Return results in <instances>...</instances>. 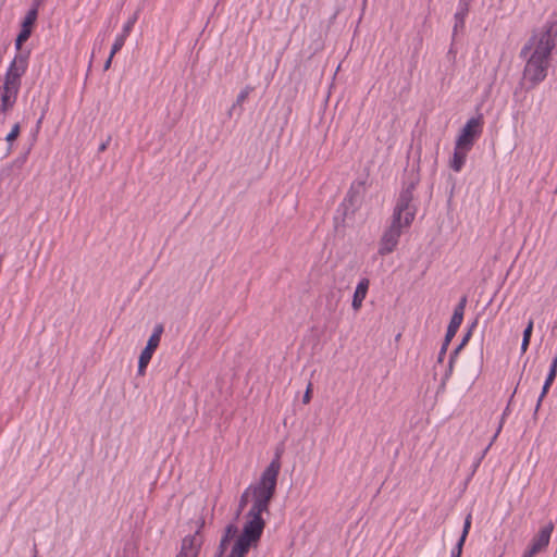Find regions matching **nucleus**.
Masks as SVG:
<instances>
[{"label": "nucleus", "instance_id": "9", "mask_svg": "<svg viewBox=\"0 0 557 557\" xmlns=\"http://www.w3.org/2000/svg\"><path fill=\"white\" fill-rule=\"evenodd\" d=\"M401 234V232L388 226L380 238L377 253L380 256L392 253L397 248Z\"/></svg>", "mask_w": 557, "mask_h": 557}, {"label": "nucleus", "instance_id": "25", "mask_svg": "<svg viewBox=\"0 0 557 557\" xmlns=\"http://www.w3.org/2000/svg\"><path fill=\"white\" fill-rule=\"evenodd\" d=\"M112 59L113 58H111V54H110L108 60L104 63V70H108L111 66Z\"/></svg>", "mask_w": 557, "mask_h": 557}, {"label": "nucleus", "instance_id": "4", "mask_svg": "<svg viewBox=\"0 0 557 557\" xmlns=\"http://www.w3.org/2000/svg\"><path fill=\"white\" fill-rule=\"evenodd\" d=\"M411 201L412 196L410 193L407 191L400 196L394 209L389 227L403 233L405 228L411 225L416 216V209Z\"/></svg>", "mask_w": 557, "mask_h": 557}, {"label": "nucleus", "instance_id": "21", "mask_svg": "<svg viewBox=\"0 0 557 557\" xmlns=\"http://www.w3.org/2000/svg\"><path fill=\"white\" fill-rule=\"evenodd\" d=\"M533 330V321H530L523 332V338L530 339Z\"/></svg>", "mask_w": 557, "mask_h": 557}, {"label": "nucleus", "instance_id": "28", "mask_svg": "<svg viewBox=\"0 0 557 557\" xmlns=\"http://www.w3.org/2000/svg\"><path fill=\"white\" fill-rule=\"evenodd\" d=\"M502 426H503V424H502V422H500V423H499V425H498L497 432H496V434H495V436H494V437H496V436H497V434L500 432Z\"/></svg>", "mask_w": 557, "mask_h": 557}, {"label": "nucleus", "instance_id": "16", "mask_svg": "<svg viewBox=\"0 0 557 557\" xmlns=\"http://www.w3.org/2000/svg\"><path fill=\"white\" fill-rule=\"evenodd\" d=\"M470 525H471V515H468L465 520L463 531H462L461 537L457 544L456 552H453L450 557H460L463 543L469 533Z\"/></svg>", "mask_w": 557, "mask_h": 557}, {"label": "nucleus", "instance_id": "20", "mask_svg": "<svg viewBox=\"0 0 557 557\" xmlns=\"http://www.w3.org/2000/svg\"><path fill=\"white\" fill-rule=\"evenodd\" d=\"M311 392H312V384L309 383L308 386H307V389H306V392L304 394V397H302V403L305 405L310 403V400H311Z\"/></svg>", "mask_w": 557, "mask_h": 557}, {"label": "nucleus", "instance_id": "3", "mask_svg": "<svg viewBox=\"0 0 557 557\" xmlns=\"http://www.w3.org/2000/svg\"><path fill=\"white\" fill-rule=\"evenodd\" d=\"M26 71V61L23 58H15L4 77L3 85L0 87V110L11 109L17 98L21 86V77Z\"/></svg>", "mask_w": 557, "mask_h": 557}, {"label": "nucleus", "instance_id": "14", "mask_svg": "<svg viewBox=\"0 0 557 557\" xmlns=\"http://www.w3.org/2000/svg\"><path fill=\"white\" fill-rule=\"evenodd\" d=\"M469 151H470L469 149L461 148V147L455 145L454 156L449 163L450 168L454 171L459 172L461 170Z\"/></svg>", "mask_w": 557, "mask_h": 557}, {"label": "nucleus", "instance_id": "10", "mask_svg": "<svg viewBox=\"0 0 557 557\" xmlns=\"http://www.w3.org/2000/svg\"><path fill=\"white\" fill-rule=\"evenodd\" d=\"M466 301H467V299L463 297L460 300V302L458 304V306L455 308L454 314H453L451 320L449 322V325L447 327V333H446V336H445V345L443 347V351L445 350L446 345L455 336L459 325L462 322L463 311H465V307H466Z\"/></svg>", "mask_w": 557, "mask_h": 557}, {"label": "nucleus", "instance_id": "26", "mask_svg": "<svg viewBox=\"0 0 557 557\" xmlns=\"http://www.w3.org/2000/svg\"><path fill=\"white\" fill-rule=\"evenodd\" d=\"M470 336V333H467L463 342L461 343V345L456 349V352L459 350V348L463 345V343L468 339V337Z\"/></svg>", "mask_w": 557, "mask_h": 557}, {"label": "nucleus", "instance_id": "23", "mask_svg": "<svg viewBox=\"0 0 557 557\" xmlns=\"http://www.w3.org/2000/svg\"><path fill=\"white\" fill-rule=\"evenodd\" d=\"M479 373H480L479 364H475V366L473 367V369L471 370V372H470V379H471V380L476 379V377H478V375H479Z\"/></svg>", "mask_w": 557, "mask_h": 557}, {"label": "nucleus", "instance_id": "8", "mask_svg": "<svg viewBox=\"0 0 557 557\" xmlns=\"http://www.w3.org/2000/svg\"><path fill=\"white\" fill-rule=\"evenodd\" d=\"M163 332L162 325H158L154 329L153 334L148 339L147 346L141 351L138 362V373L143 375L145 373V369L148 366L149 361L152 358L153 351L159 346L161 334Z\"/></svg>", "mask_w": 557, "mask_h": 557}, {"label": "nucleus", "instance_id": "12", "mask_svg": "<svg viewBox=\"0 0 557 557\" xmlns=\"http://www.w3.org/2000/svg\"><path fill=\"white\" fill-rule=\"evenodd\" d=\"M552 531L553 527L547 525L539 532V534L534 537L532 545L529 548L531 554H537L548 545Z\"/></svg>", "mask_w": 557, "mask_h": 557}, {"label": "nucleus", "instance_id": "5", "mask_svg": "<svg viewBox=\"0 0 557 557\" xmlns=\"http://www.w3.org/2000/svg\"><path fill=\"white\" fill-rule=\"evenodd\" d=\"M367 200V188L363 182H358L354 184L344 200V216L345 219H350L358 211H360Z\"/></svg>", "mask_w": 557, "mask_h": 557}, {"label": "nucleus", "instance_id": "2", "mask_svg": "<svg viewBox=\"0 0 557 557\" xmlns=\"http://www.w3.org/2000/svg\"><path fill=\"white\" fill-rule=\"evenodd\" d=\"M556 42L557 24L549 21L535 28L523 47L521 54L527 59L523 75L532 85L545 78Z\"/></svg>", "mask_w": 557, "mask_h": 557}, {"label": "nucleus", "instance_id": "27", "mask_svg": "<svg viewBox=\"0 0 557 557\" xmlns=\"http://www.w3.org/2000/svg\"><path fill=\"white\" fill-rule=\"evenodd\" d=\"M535 554H531V552L528 549L523 557H533Z\"/></svg>", "mask_w": 557, "mask_h": 557}, {"label": "nucleus", "instance_id": "13", "mask_svg": "<svg viewBox=\"0 0 557 557\" xmlns=\"http://www.w3.org/2000/svg\"><path fill=\"white\" fill-rule=\"evenodd\" d=\"M369 284H370V282L368 278H362L358 283L355 294H354V297H352V304H351V306L355 310L360 309V307L362 306V301L364 300L367 293H368Z\"/></svg>", "mask_w": 557, "mask_h": 557}, {"label": "nucleus", "instance_id": "7", "mask_svg": "<svg viewBox=\"0 0 557 557\" xmlns=\"http://www.w3.org/2000/svg\"><path fill=\"white\" fill-rule=\"evenodd\" d=\"M482 132V117H471L466 125L461 128L460 134L456 139L457 146L471 150L474 145L475 138Z\"/></svg>", "mask_w": 557, "mask_h": 557}, {"label": "nucleus", "instance_id": "22", "mask_svg": "<svg viewBox=\"0 0 557 557\" xmlns=\"http://www.w3.org/2000/svg\"><path fill=\"white\" fill-rule=\"evenodd\" d=\"M134 18L133 20H129L126 25L124 26V29H123V34L122 35H125V38L128 36L133 25H134Z\"/></svg>", "mask_w": 557, "mask_h": 557}, {"label": "nucleus", "instance_id": "19", "mask_svg": "<svg viewBox=\"0 0 557 557\" xmlns=\"http://www.w3.org/2000/svg\"><path fill=\"white\" fill-rule=\"evenodd\" d=\"M125 40H126L125 35H121L115 39V42L113 44L112 50L110 52L111 58H113L114 54L124 46Z\"/></svg>", "mask_w": 557, "mask_h": 557}, {"label": "nucleus", "instance_id": "6", "mask_svg": "<svg viewBox=\"0 0 557 557\" xmlns=\"http://www.w3.org/2000/svg\"><path fill=\"white\" fill-rule=\"evenodd\" d=\"M205 521L199 518L195 521V530L193 534L186 535L182 541V547L176 557H197L202 545V536L200 530Z\"/></svg>", "mask_w": 557, "mask_h": 557}, {"label": "nucleus", "instance_id": "1", "mask_svg": "<svg viewBox=\"0 0 557 557\" xmlns=\"http://www.w3.org/2000/svg\"><path fill=\"white\" fill-rule=\"evenodd\" d=\"M280 470V454L276 453L275 457L261 473L258 482L247 488L240 496L237 515L249 503H251V506L245 515L243 532L237 537L227 557H244L249 548L259 542L265 527L262 513L269 511L270 502L275 495Z\"/></svg>", "mask_w": 557, "mask_h": 557}, {"label": "nucleus", "instance_id": "18", "mask_svg": "<svg viewBox=\"0 0 557 557\" xmlns=\"http://www.w3.org/2000/svg\"><path fill=\"white\" fill-rule=\"evenodd\" d=\"M556 377V372H552L549 371L547 377H546V381L544 383V386H543V389H542V393H541V396L539 398V403H537V406H540L542 399L544 398V396L546 395L550 384L553 383V381L555 380Z\"/></svg>", "mask_w": 557, "mask_h": 557}, {"label": "nucleus", "instance_id": "11", "mask_svg": "<svg viewBox=\"0 0 557 557\" xmlns=\"http://www.w3.org/2000/svg\"><path fill=\"white\" fill-rule=\"evenodd\" d=\"M36 18H37V9L34 8L27 12V14L24 17V21L22 23V29H21L20 34L17 35L16 42H15L17 49H20L22 44L25 42L29 38V36L32 34V27H33Z\"/></svg>", "mask_w": 557, "mask_h": 557}, {"label": "nucleus", "instance_id": "24", "mask_svg": "<svg viewBox=\"0 0 557 557\" xmlns=\"http://www.w3.org/2000/svg\"><path fill=\"white\" fill-rule=\"evenodd\" d=\"M529 344H530V339L522 338V343H521V351L522 352L527 351Z\"/></svg>", "mask_w": 557, "mask_h": 557}, {"label": "nucleus", "instance_id": "15", "mask_svg": "<svg viewBox=\"0 0 557 557\" xmlns=\"http://www.w3.org/2000/svg\"><path fill=\"white\" fill-rule=\"evenodd\" d=\"M238 532V529L235 524L231 523L228 524L226 528H225V533L221 540V543H220V553L223 554L224 550L226 549V545L227 543L230 542V540H232L233 537L236 536Z\"/></svg>", "mask_w": 557, "mask_h": 557}, {"label": "nucleus", "instance_id": "17", "mask_svg": "<svg viewBox=\"0 0 557 557\" xmlns=\"http://www.w3.org/2000/svg\"><path fill=\"white\" fill-rule=\"evenodd\" d=\"M20 132H21V125L18 123H16L12 127L11 132L7 135L5 140L9 144V150L11 149V147H12L13 143L15 141V139L18 137Z\"/></svg>", "mask_w": 557, "mask_h": 557}]
</instances>
